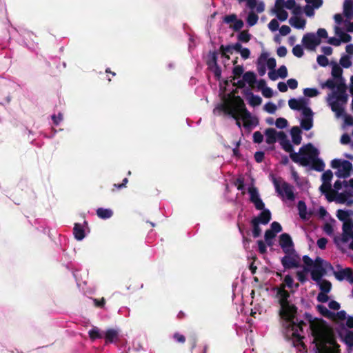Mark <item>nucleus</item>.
<instances>
[{
  "mask_svg": "<svg viewBox=\"0 0 353 353\" xmlns=\"http://www.w3.org/2000/svg\"><path fill=\"white\" fill-rule=\"evenodd\" d=\"M293 290L299 288V284L294 282L293 278L286 275L283 283L275 288L276 297L280 305V316L283 321V327L285 335L292 340L293 345L297 349V353H305L307 350L303 342V322L296 321V308L288 301L290 294L285 288Z\"/></svg>",
  "mask_w": 353,
  "mask_h": 353,
  "instance_id": "obj_1",
  "label": "nucleus"
},
{
  "mask_svg": "<svg viewBox=\"0 0 353 353\" xmlns=\"http://www.w3.org/2000/svg\"><path fill=\"white\" fill-rule=\"evenodd\" d=\"M265 141L268 144H273L279 141L286 152H290L292 160L303 166L312 165L318 171L324 168V163L317 159L318 150L309 143L301 147L298 153L292 152V146L284 132L269 128L265 132Z\"/></svg>",
  "mask_w": 353,
  "mask_h": 353,
  "instance_id": "obj_2",
  "label": "nucleus"
},
{
  "mask_svg": "<svg viewBox=\"0 0 353 353\" xmlns=\"http://www.w3.org/2000/svg\"><path fill=\"white\" fill-rule=\"evenodd\" d=\"M214 114L223 112L231 116L236 120L239 128H241V121L243 126L248 129H252L258 124L257 118L246 110L243 99L233 92L228 94H223L222 101L214 108Z\"/></svg>",
  "mask_w": 353,
  "mask_h": 353,
  "instance_id": "obj_3",
  "label": "nucleus"
},
{
  "mask_svg": "<svg viewBox=\"0 0 353 353\" xmlns=\"http://www.w3.org/2000/svg\"><path fill=\"white\" fill-rule=\"evenodd\" d=\"M309 321L316 351L319 353H339V346L326 323L316 318L311 319Z\"/></svg>",
  "mask_w": 353,
  "mask_h": 353,
  "instance_id": "obj_4",
  "label": "nucleus"
},
{
  "mask_svg": "<svg viewBox=\"0 0 353 353\" xmlns=\"http://www.w3.org/2000/svg\"><path fill=\"white\" fill-rule=\"evenodd\" d=\"M336 216L343 222V234L334 236V243L341 250L347 248L353 250V210H339L336 212Z\"/></svg>",
  "mask_w": 353,
  "mask_h": 353,
  "instance_id": "obj_5",
  "label": "nucleus"
},
{
  "mask_svg": "<svg viewBox=\"0 0 353 353\" xmlns=\"http://www.w3.org/2000/svg\"><path fill=\"white\" fill-rule=\"evenodd\" d=\"M303 260L307 266L312 265V279L319 283L321 292H329L332 287L331 283L321 279L324 275L332 273L333 267L331 264L319 257L312 261L307 256H304Z\"/></svg>",
  "mask_w": 353,
  "mask_h": 353,
  "instance_id": "obj_6",
  "label": "nucleus"
},
{
  "mask_svg": "<svg viewBox=\"0 0 353 353\" xmlns=\"http://www.w3.org/2000/svg\"><path fill=\"white\" fill-rule=\"evenodd\" d=\"M321 87L332 90L336 88V90L328 94L327 101L332 110L337 117H339L343 111V105H345L347 101L345 88L341 83V80L333 77V79H328L325 83H321Z\"/></svg>",
  "mask_w": 353,
  "mask_h": 353,
  "instance_id": "obj_7",
  "label": "nucleus"
},
{
  "mask_svg": "<svg viewBox=\"0 0 353 353\" xmlns=\"http://www.w3.org/2000/svg\"><path fill=\"white\" fill-rule=\"evenodd\" d=\"M329 201L350 205L353 203V179L336 181L334 184V194H328Z\"/></svg>",
  "mask_w": 353,
  "mask_h": 353,
  "instance_id": "obj_8",
  "label": "nucleus"
},
{
  "mask_svg": "<svg viewBox=\"0 0 353 353\" xmlns=\"http://www.w3.org/2000/svg\"><path fill=\"white\" fill-rule=\"evenodd\" d=\"M309 103V100L305 98L291 99L288 101L291 109L301 112V125L305 130H309L313 125V113Z\"/></svg>",
  "mask_w": 353,
  "mask_h": 353,
  "instance_id": "obj_9",
  "label": "nucleus"
},
{
  "mask_svg": "<svg viewBox=\"0 0 353 353\" xmlns=\"http://www.w3.org/2000/svg\"><path fill=\"white\" fill-rule=\"evenodd\" d=\"M336 26L334 27V32L335 34L337 37H330L327 42L328 43L339 46L341 45V42H348L351 39V37L346 34L344 31H343L341 28V25H342V23L341 22V20L342 19V15L340 14H336L334 17Z\"/></svg>",
  "mask_w": 353,
  "mask_h": 353,
  "instance_id": "obj_10",
  "label": "nucleus"
},
{
  "mask_svg": "<svg viewBox=\"0 0 353 353\" xmlns=\"http://www.w3.org/2000/svg\"><path fill=\"white\" fill-rule=\"evenodd\" d=\"M331 166L336 170L335 174L339 178H346L350 175L352 165L350 162L343 159H335L332 161Z\"/></svg>",
  "mask_w": 353,
  "mask_h": 353,
  "instance_id": "obj_11",
  "label": "nucleus"
},
{
  "mask_svg": "<svg viewBox=\"0 0 353 353\" xmlns=\"http://www.w3.org/2000/svg\"><path fill=\"white\" fill-rule=\"evenodd\" d=\"M273 183L276 191L283 200L292 201L294 199L293 188L291 185L276 178H273Z\"/></svg>",
  "mask_w": 353,
  "mask_h": 353,
  "instance_id": "obj_12",
  "label": "nucleus"
},
{
  "mask_svg": "<svg viewBox=\"0 0 353 353\" xmlns=\"http://www.w3.org/2000/svg\"><path fill=\"white\" fill-rule=\"evenodd\" d=\"M266 67L270 70L276 67V60L271 58L267 52H263L257 61V70L261 76H263L266 72Z\"/></svg>",
  "mask_w": 353,
  "mask_h": 353,
  "instance_id": "obj_13",
  "label": "nucleus"
},
{
  "mask_svg": "<svg viewBox=\"0 0 353 353\" xmlns=\"http://www.w3.org/2000/svg\"><path fill=\"white\" fill-rule=\"evenodd\" d=\"M281 263L285 269L294 268L300 265L301 258L294 250L285 253V256L281 259Z\"/></svg>",
  "mask_w": 353,
  "mask_h": 353,
  "instance_id": "obj_14",
  "label": "nucleus"
},
{
  "mask_svg": "<svg viewBox=\"0 0 353 353\" xmlns=\"http://www.w3.org/2000/svg\"><path fill=\"white\" fill-rule=\"evenodd\" d=\"M333 176L331 170H327L322 174L323 183L320 187V190L325 195L326 199L328 200V194H334V188H332L330 182Z\"/></svg>",
  "mask_w": 353,
  "mask_h": 353,
  "instance_id": "obj_15",
  "label": "nucleus"
},
{
  "mask_svg": "<svg viewBox=\"0 0 353 353\" xmlns=\"http://www.w3.org/2000/svg\"><path fill=\"white\" fill-rule=\"evenodd\" d=\"M320 43L321 39L314 33H307L302 38V44L308 50H315Z\"/></svg>",
  "mask_w": 353,
  "mask_h": 353,
  "instance_id": "obj_16",
  "label": "nucleus"
},
{
  "mask_svg": "<svg viewBox=\"0 0 353 353\" xmlns=\"http://www.w3.org/2000/svg\"><path fill=\"white\" fill-rule=\"evenodd\" d=\"M292 17L289 19L290 25L294 28L303 30L306 26V19L303 16V10L301 12L292 14Z\"/></svg>",
  "mask_w": 353,
  "mask_h": 353,
  "instance_id": "obj_17",
  "label": "nucleus"
},
{
  "mask_svg": "<svg viewBox=\"0 0 353 353\" xmlns=\"http://www.w3.org/2000/svg\"><path fill=\"white\" fill-rule=\"evenodd\" d=\"M284 8V0H276L274 6L271 10L272 13L275 14L281 21H285L288 17V14Z\"/></svg>",
  "mask_w": 353,
  "mask_h": 353,
  "instance_id": "obj_18",
  "label": "nucleus"
},
{
  "mask_svg": "<svg viewBox=\"0 0 353 353\" xmlns=\"http://www.w3.org/2000/svg\"><path fill=\"white\" fill-rule=\"evenodd\" d=\"M248 192L250 194V201L254 204L256 208L262 210L264 208V203L260 199L256 188L252 185L249 187Z\"/></svg>",
  "mask_w": 353,
  "mask_h": 353,
  "instance_id": "obj_19",
  "label": "nucleus"
},
{
  "mask_svg": "<svg viewBox=\"0 0 353 353\" xmlns=\"http://www.w3.org/2000/svg\"><path fill=\"white\" fill-rule=\"evenodd\" d=\"M279 244L285 253L294 250L292 239L288 234L281 235Z\"/></svg>",
  "mask_w": 353,
  "mask_h": 353,
  "instance_id": "obj_20",
  "label": "nucleus"
},
{
  "mask_svg": "<svg viewBox=\"0 0 353 353\" xmlns=\"http://www.w3.org/2000/svg\"><path fill=\"white\" fill-rule=\"evenodd\" d=\"M332 272L334 274L336 278L338 280L341 281L346 279L350 283L353 284V271L352 269L346 268L344 269H341L337 272H334L333 270Z\"/></svg>",
  "mask_w": 353,
  "mask_h": 353,
  "instance_id": "obj_21",
  "label": "nucleus"
},
{
  "mask_svg": "<svg viewBox=\"0 0 353 353\" xmlns=\"http://www.w3.org/2000/svg\"><path fill=\"white\" fill-rule=\"evenodd\" d=\"M307 5L304 8V12L307 17L314 14V9L320 8L323 3L322 0H305Z\"/></svg>",
  "mask_w": 353,
  "mask_h": 353,
  "instance_id": "obj_22",
  "label": "nucleus"
},
{
  "mask_svg": "<svg viewBox=\"0 0 353 353\" xmlns=\"http://www.w3.org/2000/svg\"><path fill=\"white\" fill-rule=\"evenodd\" d=\"M288 76V70L285 65H281L277 70H275L274 68L272 69L268 72L269 78L275 81L279 78L285 79Z\"/></svg>",
  "mask_w": 353,
  "mask_h": 353,
  "instance_id": "obj_23",
  "label": "nucleus"
},
{
  "mask_svg": "<svg viewBox=\"0 0 353 353\" xmlns=\"http://www.w3.org/2000/svg\"><path fill=\"white\" fill-rule=\"evenodd\" d=\"M243 48L242 46L237 43H235L233 46H228L226 47H221L222 53H221V57L224 59L228 60L230 59L229 54H231L232 52V50H235L237 52H239Z\"/></svg>",
  "mask_w": 353,
  "mask_h": 353,
  "instance_id": "obj_24",
  "label": "nucleus"
},
{
  "mask_svg": "<svg viewBox=\"0 0 353 353\" xmlns=\"http://www.w3.org/2000/svg\"><path fill=\"white\" fill-rule=\"evenodd\" d=\"M208 65L209 68L214 72L215 77L219 79L221 77V70L216 65L215 53H212L210 55V59L208 60Z\"/></svg>",
  "mask_w": 353,
  "mask_h": 353,
  "instance_id": "obj_25",
  "label": "nucleus"
},
{
  "mask_svg": "<svg viewBox=\"0 0 353 353\" xmlns=\"http://www.w3.org/2000/svg\"><path fill=\"white\" fill-rule=\"evenodd\" d=\"M119 332L117 330L110 329L105 333L106 343H114L119 339Z\"/></svg>",
  "mask_w": 353,
  "mask_h": 353,
  "instance_id": "obj_26",
  "label": "nucleus"
},
{
  "mask_svg": "<svg viewBox=\"0 0 353 353\" xmlns=\"http://www.w3.org/2000/svg\"><path fill=\"white\" fill-rule=\"evenodd\" d=\"M243 72V68L242 66L236 65L233 69V73L234 75L233 79V84L238 85L239 87H243L244 83L241 82V80L239 79V78L241 76Z\"/></svg>",
  "mask_w": 353,
  "mask_h": 353,
  "instance_id": "obj_27",
  "label": "nucleus"
},
{
  "mask_svg": "<svg viewBox=\"0 0 353 353\" xmlns=\"http://www.w3.org/2000/svg\"><path fill=\"white\" fill-rule=\"evenodd\" d=\"M304 264L305 265L304 268L302 270L297 271L296 272L297 279L301 283H304L307 281L308 272H311L312 269V265L307 266L305 263Z\"/></svg>",
  "mask_w": 353,
  "mask_h": 353,
  "instance_id": "obj_28",
  "label": "nucleus"
},
{
  "mask_svg": "<svg viewBox=\"0 0 353 353\" xmlns=\"http://www.w3.org/2000/svg\"><path fill=\"white\" fill-rule=\"evenodd\" d=\"M271 219V213L268 210H264L260 215L253 219L256 221L258 223L267 224Z\"/></svg>",
  "mask_w": 353,
  "mask_h": 353,
  "instance_id": "obj_29",
  "label": "nucleus"
},
{
  "mask_svg": "<svg viewBox=\"0 0 353 353\" xmlns=\"http://www.w3.org/2000/svg\"><path fill=\"white\" fill-rule=\"evenodd\" d=\"M343 12L347 19H353V0H346L345 1Z\"/></svg>",
  "mask_w": 353,
  "mask_h": 353,
  "instance_id": "obj_30",
  "label": "nucleus"
},
{
  "mask_svg": "<svg viewBox=\"0 0 353 353\" xmlns=\"http://www.w3.org/2000/svg\"><path fill=\"white\" fill-rule=\"evenodd\" d=\"M241 82L245 83H248L250 86L253 87L256 82V75L252 72H247L243 76V79Z\"/></svg>",
  "mask_w": 353,
  "mask_h": 353,
  "instance_id": "obj_31",
  "label": "nucleus"
},
{
  "mask_svg": "<svg viewBox=\"0 0 353 353\" xmlns=\"http://www.w3.org/2000/svg\"><path fill=\"white\" fill-rule=\"evenodd\" d=\"M301 132L298 127H293L291 129L290 134L292 139V141L295 145H299L301 142Z\"/></svg>",
  "mask_w": 353,
  "mask_h": 353,
  "instance_id": "obj_32",
  "label": "nucleus"
},
{
  "mask_svg": "<svg viewBox=\"0 0 353 353\" xmlns=\"http://www.w3.org/2000/svg\"><path fill=\"white\" fill-rule=\"evenodd\" d=\"M284 7L290 10H291L292 14L294 12H301L302 10V8L298 6L294 0H287L284 1Z\"/></svg>",
  "mask_w": 353,
  "mask_h": 353,
  "instance_id": "obj_33",
  "label": "nucleus"
},
{
  "mask_svg": "<svg viewBox=\"0 0 353 353\" xmlns=\"http://www.w3.org/2000/svg\"><path fill=\"white\" fill-rule=\"evenodd\" d=\"M298 210L301 219H308L310 217V213L307 211L306 205L303 201L299 202Z\"/></svg>",
  "mask_w": 353,
  "mask_h": 353,
  "instance_id": "obj_34",
  "label": "nucleus"
},
{
  "mask_svg": "<svg viewBox=\"0 0 353 353\" xmlns=\"http://www.w3.org/2000/svg\"><path fill=\"white\" fill-rule=\"evenodd\" d=\"M97 214L99 218L105 219L110 218L113 215V212L109 208H100L97 210Z\"/></svg>",
  "mask_w": 353,
  "mask_h": 353,
  "instance_id": "obj_35",
  "label": "nucleus"
},
{
  "mask_svg": "<svg viewBox=\"0 0 353 353\" xmlns=\"http://www.w3.org/2000/svg\"><path fill=\"white\" fill-rule=\"evenodd\" d=\"M74 235L78 241L82 240L85 237L84 230L83 226L79 223H76L74 227Z\"/></svg>",
  "mask_w": 353,
  "mask_h": 353,
  "instance_id": "obj_36",
  "label": "nucleus"
},
{
  "mask_svg": "<svg viewBox=\"0 0 353 353\" xmlns=\"http://www.w3.org/2000/svg\"><path fill=\"white\" fill-rule=\"evenodd\" d=\"M341 338L347 346L353 347V332L345 331L341 334Z\"/></svg>",
  "mask_w": 353,
  "mask_h": 353,
  "instance_id": "obj_37",
  "label": "nucleus"
},
{
  "mask_svg": "<svg viewBox=\"0 0 353 353\" xmlns=\"http://www.w3.org/2000/svg\"><path fill=\"white\" fill-rule=\"evenodd\" d=\"M259 17L254 12V11H250L248 13L246 21L249 26H254L257 23Z\"/></svg>",
  "mask_w": 353,
  "mask_h": 353,
  "instance_id": "obj_38",
  "label": "nucleus"
},
{
  "mask_svg": "<svg viewBox=\"0 0 353 353\" xmlns=\"http://www.w3.org/2000/svg\"><path fill=\"white\" fill-rule=\"evenodd\" d=\"M342 70L340 66L337 63H334L332 68V75L333 77H335L336 79H341Z\"/></svg>",
  "mask_w": 353,
  "mask_h": 353,
  "instance_id": "obj_39",
  "label": "nucleus"
},
{
  "mask_svg": "<svg viewBox=\"0 0 353 353\" xmlns=\"http://www.w3.org/2000/svg\"><path fill=\"white\" fill-rule=\"evenodd\" d=\"M342 25H341V28L343 31L345 30L347 32H353V22H350L347 19L344 20L343 17L341 20Z\"/></svg>",
  "mask_w": 353,
  "mask_h": 353,
  "instance_id": "obj_40",
  "label": "nucleus"
},
{
  "mask_svg": "<svg viewBox=\"0 0 353 353\" xmlns=\"http://www.w3.org/2000/svg\"><path fill=\"white\" fill-rule=\"evenodd\" d=\"M336 117H337L336 115ZM339 117H343L345 125H347V126L353 125V117L350 115H347V114H344V105H343V111L341 112V114L339 117H338V118H339Z\"/></svg>",
  "mask_w": 353,
  "mask_h": 353,
  "instance_id": "obj_41",
  "label": "nucleus"
},
{
  "mask_svg": "<svg viewBox=\"0 0 353 353\" xmlns=\"http://www.w3.org/2000/svg\"><path fill=\"white\" fill-rule=\"evenodd\" d=\"M352 59L349 55L344 54L340 59V64L345 68H347L352 65Z\"/></svg>",
  "mask_w": 353,
  "mask_h": 353,
  "instance_id": "obj_42",
  "label": "nucleus"
},
{
  "mask_svg": "<svg viewBox=\"0 0 353 353\" xmlns=\"http://www.w3.org/2000/svg\"><path fill=\"white\" fill-rule=\"evenodd\" d=\"M335 221H332L330 222H327L323 225V231L330 236H332L334 234V224Z\"/></svg>",
  "mask_w": 353,
  "mask_h": 353,
  "instance_id": "obj_43",
  "label": "nucleus"
},
{
  "mask_svg": "<svg viewBox=\"0 0 353 353\" xmlns=\"http://www.w3.org/2000/svg\"><path fill=\"white\" fill-rule=\"evenodd\" d=\"M89 336L92 340L103 337V334L101 333L100 330L97 327H93L89 331Z\"/></svg>",
  "mask_w": 353,
  "mask_h": 353,
  "instance_id": "obj_44",
  "label": "nucleus"
},
{
  "mask_svg": "<svg viewBox=\"0 0 353 353\" xmlns=\"http://www.w3.org/2000/svg\"><path fill=\"white\" fill-rule=\"evenodd\" d=\"M275 236V232H272L271 230H268L265 232V240L268 245L270 246L272 245V240L274 239Z\"/></svg>",
  "mask_w": 353,
  "mask_h": 353,
  "instance_id": "obj_45",
  "label": "nucleus"
},
{
  "mask_svg": "<svg viewBox=\"0 0 353 353\" xmlns=\"http://www.w3.org/2000/svg\"><path fill=\"white\" fill-rule=\"evenodd\" d=\"M317 309L319 312L323 316L331 318L334 316V313L329 311L327 307L322 305H319L317 306Z\"/></svg>",
  "mask_w": 353,
  "mask_h": 353,
  "instance_id": "obj_46",
  "label": "nucleus"
},
{
  "mask_svg": "<svg viewBox=\"0 0 353 353\" xmlns=\"http://www.w3.org/2000/svg\"><path fill=\"white\" fill-rule=\"evenodd\" d=\"M303 94L307 97H314L319 94V92L316 88H305L303 90Z\"/></svg>",
  "mask_w": 353,
  "mask_h": 353,
  "instance_id": "obj_47",
  "label": "nucleus"
},
{
  "mask_svg": "<svg viewBox=\"0 0 353 353\" xmlns=\"http://www.w3.org/2000/svg\"><path fill=\"white\" fill-rule=\"evenodd\" d=\"M251 35L247 30L241 31L238 35V39L240 41L247 43L250 41Z\"/></svg>",
  "mask_w": 353,
  "mask_h": 353,
  "instance_id": "obj_48",
  "label": "nucleus"
},
{
  "mask_svg": "<svg viewBox=\"0 0 353 353\" xmlns=\"http://www.w3.org/2000/svg\"><path fill=\"white\" fill-rule=\"evenodd\" d=\"M249 103L252 106L259 105L261 103L262 99L260 97L252 94L249 97Z\"/></svg>",
  "mask_w": 353,
  "mask_h": 353,
  "instance_id": "obj_49",
  "label": "nucleus"
},
{
  "mask_svg": "<svg viewBox=\"0 0 353 353\" xmlns=\"http://www.w3.org/2000/svg\"><path fill=\"white\" fill-rule=\"evenodd\" d=\"M292 53L296 57H303L304 54L303 47L301 45H296L292 49Z\"/></svg>",
  "mask_w": 353,
  "mask_h": 353,
  "instance_id": "obj_50",
  "label": "nucleus"
},
{
  "mask_svg": "<svg viewBox=\"0 0 353 353\" xmlns=\"http://www.w3.org/2000/svg\"><path fill=\"white\" fill-rule=\"evenodd\" d=\"M252 225H253V230H252V233H253V236L254 237H258L261 232V229L259 228V223H258V222H256V221H253L252 220Z\"/></svg>",
  "mask_w": 353,
  "mask_h": 353,
  "instance_id": "obj_51",
  "label": "nucleus"
},
{
  "mask_svg": "<svg viewBox=\"0 0 353 353\" xmlns=\"http://www.w3.org/2000/svg\"><path fill=\"white\" fill-rule=\"evenodd\" d=\"M279 22L277 19H273L268 23V28L272 32H275L279 29Z\"/></svg>",
  "mask_w": 353,
  "mask_h": 353,
  "instance_id": "obj_52",
  "label": "nucleus"
},
{
  "mask_svg": "<svg viewBox=\"0 0 353 353\" xmlns=\"http://www.w3.org/2000/svg\"><path fill=\"white\" fill-rule=\"evenodd\" d=\"M264 109L266 112L272 114L276 110V106L273 103L269 102L265 105Z\"/></svg>",
  "mask_w": 353,
  "mask_h": 353,
  "instance_id": "obj_53",
  "label": "nucleus"
},
{
  "mask_svg": "<svg viewBox=\"0 0 353 353\" xmlns=\"http://www.w3.org/2000/svg\"><path fill=\"white\" fill-rule=\"evenodd\" d=\"M316 61H317V63L321 66H323V67L327 65L328 62H329L327 58L324 55L318 56Z\"/></svg>",
  "mask_w": 353,
  "mask_h": 353,
  "instance_id": "obj_54",
  "label": "nucleus"
},
{
  "mask_svg": "<svg viewBox=\"0 0 353 353\" xmlns=\"http://www.w3.org/2000/svg\"><path fill=\"white\" fill-rule=\"evenodd\" d=\"M243 26V22L241 19H236L233 24L230 25V27L234 30H239Z\"/></svg>",
  "mask_w": 353,
  "mask_h": 353,
  "instance_id": "obj_55",
  "label": "nucleus"
},
{
  "mask_svg": "<svg viewBox=\"0 0 353 353\" xmlns=\"http://www.w3.org/2000/svg\"><path fill=\"white\" fill-rule=\"evenodd\" d=\"M276 126L279 128H284L288 125V121L284 118H279L276 121Z\"/></svg>",
  "mask_w": 353,
  "mask_h": 353,
  "instance_id": "obj_56",
  "label": "nucleus"
},
{
  "mask_svg": "<svg viewBox=\"0 0 353 353\" xmlns=\"http://www.w3.org/2000/svg\"><path fill=\"white\" fill-rule=\"evenodd\" d=\"M261 92L263 97H265V98H270L273 96V90L268 86L264 88L262 90Z\"/></svg>",
  "mask_w": 353,
  "mask_h": 353,
  "instance_id": "obj_57",
  "label": "nucleus"
},
{
  "mask_svg": "<svg viewBox=\"0 0 353 353\" xmlns=\"http://www.w3.org/2000/svg\"><path fill=\"white\" fill-rule=\"evenodd\" d=\"M263 140V135L260 132H255L253 134V141L255 143H260Z\"/></svg>",
  "mask_w": 353,
  "mask_h": 353,
  "instance_id": "obj_58",
  "label": "nucleus"
},
{
  "mask_svg": "<svg viewBox=\"0 0 353 353\" xmlns=\"http://www.w3.org/2000/svg\"><path fill=\"white\" fill-rule=\"evenodd\" d=\"M327 292H321L317 296V300L321 303H325L328 301L329 298L327 295Z\"/></svg>",
  "mask_w": 353,
  "mask_h": 353,
  "instance_id": "obj_59",
  "label": "nucleus"
},
{
  "mask_svg": "<svg viewBox=\"0 0 353 353\" xmlns=\"http://www.w3.org/2000/svg\"><path fill=\"white\" fill-rule=\"evenodd\" d=\"M52 119L55 125H59L63 120V114L58 113L52 116Z\"/></svg>",
  "mask_w": 353,
  "mask_h": 353,
  "instance_id": "obj_60",
  "label": "nucleus"
},
{
  "mask_svg": "<svg viewBox=\"0 0 353 353\" xmlns=\"http://www.w3.org/2000/svg\"><path fill=\"white\" fill-rule=\"evenodd\" d=\"M291 31L290 28L288 26L283 25L279 29V32L282 36H286L290 34Z\"/></svg>",
  "mask_w": 353,
  "mask_h": 353,
  "instance_id": "obj_61",
  "label": "nucleus"
},
{
  "mask_svg": "<svg viewBox=\"0 0 353 353\" xmlns=\"http://www.w3.org/2000/svg\"><path fill=\"white\" fill-rule=\"evenodd\" d=\"M271 230L272 232H275L276 234L277 233L280 232L282 230L281 225L277 223V222H273L271 225Z\"/></svg>",
  "mask_w": 353,
  "mask_h": 353,
  "instance_id": "obj_62",
  "label": "nucleus"
},
{
  "mask_svg": "<svg viewBox=\"0 0 353 353\" xmlns=\"http://www.w3.org/2000/svg\"><path fill=\"white\" fill-rule=\"evenodd\" d=\"M287 85L288 87H289L290 89H296L298 86V82L296 79H290L288 80L287 81Z\"/></svg>",
  "mask_w": 353,
  "mask_h": 353,
  "instance_id": "obj_63",
  "label": "nucleus"
},
{
  "mask_svg": "<svg viewBox=\"0 0 353 353\" xmlns=\"http://www.w3.org/2000/svg\"><path fill=\"white\" fill-rule=\"evenodd\" d=\"M332 318L335 320H344L346 318V313L345 311H340L336 314L334 313V316Z\"/></svg>",
  "mask_w": 353,
  "mask_h": 353,
  "instance_id": "obj_64",
  "label": "nucleus"
}]
</instances>
